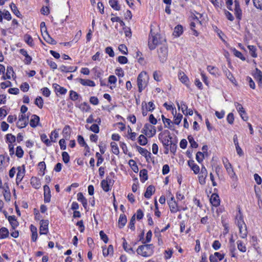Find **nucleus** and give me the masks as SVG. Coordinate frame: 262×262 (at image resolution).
<instances>
[{"label":"nucleus","mask_w":262,"mask_h":262,"mask_svg":"<svg viewBox=\"0 0 262 262\" xmlns=\"http://www.w3.org/2000/svg\"><path fill=\"white\" fill-rule=\"evenodd\" d=\"M153 248L154 246L152 244L140 246L137 250V252L138 254H140L142 256L148 257L153 254Z\"/></svg>","instance_id":"f257e3e1"},{"label":"nucleus","mask_w":262,"mask_h":262,"mask_svg":"<svg viewBox=\"0 0 262 262\" xmlns=\"http://www.w3.org/2000/svg\"><path fill=\"white\" fill-rule=\"evenodd\" d=\"M148 76L145 72H141L137 78L138 91L141 92L147 86Z\"/></svg>","instance_id":"f03ea898"},{"label":"nucleus","mask_w":262,"mask_h":262,"mask_svg":"<svg viewBox=\"0 0 262 262\" xmlns=\"http://www.w3.org/2000/svg\"><path fill=\"white\" fill-rule=\"evenodd\" d=\"M160 35L159 34H155L149 36L148 47L150 50H152L156 48V46L159 43Z\"/></svg>","instance_id":"7ed1b4c3"},{"label":"nucleus","mask_w":262,"mask_h":262,"mask_svg":"<svg viewBox=\"0 0 262 262\" xmlns=\"http://www.w3.org/2000/svg\"><path fill=\"white\" fill-rule=\"evenodd\" d=\"M141 132L149 137H152L156 135V129L154 126L149 123H146Z\"/></svg>","instance_id":"20e7f679"},{"label":"nucleus","mask_w":262,"mask_h":262,"mask_svg":"<svg viewBox=\"0 0 262 262\" xmlns=\"http://www.w3.org/2000/svg\"><path fill=\"white\" fill-rule=\"evenodd\" d=\"M158 54L160 61L162 63L165 62L167 60L168 55V50L167 47L165 45L161 46L158 49Z\"/></svg>","instance_id":"39448f33"},{"label":"nucleus","mask_w":262,"mask_h":262,"mask_svg":"<svg viewBox=\"0 0 262 262\" xmlns=\"http://www.w3.org/2000/svg\"><path fill=\"white\" fill-rule=\"evenodd\" d=\"M168 204L171 213H176L180 211V207L176 202L174 196H172L168 201Z\"/></svg>","instance_id":"423d86ee"},{"label":"nucleus","mask_w":262,"mask_h":262,"mask_svg":"<svg viewBox=\"0 0 262 262\" xmlns=\"http://www.w3.org/2000/svg\"><path fill=\"white\" fill-rule=\"evenodd\" d=\"M208 175V172L204 166H202L201 172L199 175V182L201 185H204L206 183V179Z\"/></svg>","instance_id":"0eeeda50"},{"label":"nucleus","mask_w":262,"mask_h":262,"mask_svg":"<svg viewBox=\"0 0 262 262\" xmlns=\"http://www.w3.org/2000/svg\"><path fill=\"white\" fill-rule=\"evenodd\" d=\"M28 122V118H26L25 115L21 114L18 117V120L17 122V126L18 128H22L25 127Z\"/></svg>","instance_id":"6e6552de"},{"label":"nucleus","mask_w":262,"mask_h":262,"mask_svg":"<svg viewBox=\"0 0 262 262\" xmlns=\"http://www.w3.org/2000/svg\"><path fill=\"white\" fill-rule=\"evenodd\" d=\"M159 139L162 142L163 146L166 147L168 146L169 144H171L172 141L171 140L172 137L170 135L163 137V135L162 134H160L159 135Z\"/></svg>","instance_id":"1a4fd4ad"},{"label":"nucleus","mask_w":262,"mask_h":262,"mask_svg":"<svg viewBox=\"0 0 262 262\" xmlns=\"http://www.w3.org/2000/svg\"><path fill=\"white\" fill-rule=\"evenodd\" d=\"M48 220H41L40 221V226L39 229L40 234H46L48 232Z\"/></svg>","instance_id":"9d476101"},{"label":"nucleus","mask_w":262,"mask_h":262,"mask_svg":"<svg viewBox=\"0 0 262 262\" xmlns=\"http://www.w3.org/2000/svg\"><path fill=\"white\" fill-rule=\"evenodd\" d=\"M235 223L237 226L245 225V223L244 221V216L241 209L238 207V213L235 216Z\"/></svg>","instance_id":"9b49d317"},{"label":"nucleus","mask_w":262,"mask_h":262,"mask_svg":"<svg viewBox=\"0 0 262 262\" xmlns=\"http://www.w3.org/2000/svg\"><path fill=\"white\" fill-rule=\"evenodd\" d=\"M42 35L43 39L51 45L56 44V41L49 34L48 32H47V28H45V33H42Z\"/></svg>","instance_id":"f8f14e48"},{"label":"nucleus","mask_w":262,"mask_h":262,"mask_svg":"<svg viewBox=\"0 0 262 262\" xmlns=\"http://www.w3.org/2000/svg\"><path fill=\"white\" fill-rule=\"evenodd\" d=\"M44 201L46 203H49L51 201V191L49 187L46 185L43 187Z\"/></svg>","instance_id":"ddd939ff"},{"label":"nucleus","mask_w":262,"mask_h":262,"mask_svg":"<svg viewBox=\"0 0 262 262\" xmlns=\"http://www.w3.org/2000/svg\"><path fill=\"white\" fill-rule=\"evenodd\" d=\"M111 180L109 178L107 177L106 180H103L101 181V184L103 190L105 192H108L110 190V183Z\"/></svg>","instance_id":"4468645a"},{"label":"nucleus","mask_w":262,"mask_h":262,"mask_svg":"<svg viewBox=\"0 0 262 262\" xmlns=\"http://www.w3.org/2000/svg\"><path fill=\"white\" fill-rule=\"evenodd\" d=\"M239 229V234L242 238H246L247 236V229L246 225L237 226Z\"/></svg>","instance_id":"2eb2a0df"},{"label":"nucleus","mask_w":262,"mask_h":262,"mask_svg":"<svg viewBox=\"0 0 262 262\" xmlns=\"http://www.w3.org/2000/svg\"><path fill=\"white\" fill-rule=\"evenodd\" d=\"M210 201L211 204L215 207L218 206L220 204L219 196L215 193H213L211 195L210 199Z\"/></svg>","instance_id":"dca6fc26"},{"label":"nucleus","mask_w":262,"mask_h":262,"mask_svg":"<svg viewBox=\"0 0 262 262\" xmlns=\"http://www.w3.org/2000/svg\"><path fill=\"white\" fill-rule=\"evenodd\" d=\"M254 79L258 82L259 84H262V72L258 69H256L253 73Z\"/></svg>","instance_id":"f3484780"},{"label":"nucleus","mask_w":262,"mask_h":262,"mask_svg":"<svg viewBox=\"0 0 262 262\" xmlns=\"http://www.w3.org/2000/svg\"><path fill=\"white\" fill-rule=\"evenodd\" d=\"M179 79L180 80L186 85L188 86L189 84V79L186 74L183 72H180L178 75Z\"/></svg>","instance_id":"a211bd4d"},{"label":"nucleus","mask_w":262,"mask_h":262,"mask_svg":"<svg viewBox=\"0 0 262 262\" xmlns=\"http://www.w3.org/2000/svg\"><path fill=\"white\" fill-rule=\"evenodd\" d=\"M39 117L36 115H33L30 121V125L32 127H35L38 125Z\"/></svg>","instance_id":"6ab92c4d"},{"label":"nucleus","mask_w":262,"mask_h":262,"mask_svg":"<svg viewBox=\"0 0 262 262\" xmlns=\"http://www.w3.org/2000/svg\"><path fill=\"white\" fill-rule=\"evenodd\" d=\"M8 220L12 227L14 229L18 226V222L14 215H10L8 216Z\"/></svg>","instance_id":"aec40b11"},{"label":"nucleus","mask_w":262,"mask_h":262,"mask_svg":"<svg viewBox=\"0 0 262 262\" xmlns=\"http://www.w3.org/2000/svg\"><path fill=\"white\" fill-rule=\"evenodd\" d=\"M71 129L69 125H66L62 130V135L66 140H69L70 138Z\"/></svg>","instance_id":"412c9836"},{"label":"nucleus","mask_w":262,"mask_h":262,"mask_svg":"<svg viewBox=\"0 0 262 262\" xmlns=\"http://www.w3.org/2000/svg\"><path fill=\"white\" fill-rule=\"evenodd\" d=\"M19 53L25 56L26 59L25 60V62L27 64H29L31 63L32 61V58L30 56H29L27 52L25 49H22L19 50Z\"/></svg>","instance_id":"4be33fe9"},{"label":"nucleus","mask_w":262,"mask_h":262,"mask_svg":"<svg viewBox=\"0 0 262 262\" xmlns=\"http://www.w3.org/2000/svg\"><path fill=\"white\" fill-rule=\"evenodd\" d=\"M207 71L212 75L217 76L219 75V70L217 68L214 66H208L207 68Z\"/></svg>","instance_id":"5701e85b"},{"label":"nucleus","mask_w":262,"mask_h":262,"mask_svg":"<svg viewBox=\"0 0 262 262\" xmlns=\"http://www.w3.org/2000/svg\"><path fill=\"white\" fill-rule=\"evenodd\" d=\"M53 87L56 92L59 93L62 95L65 94L67 92V89H64L63 87H61L57 83H53Z\"/></svg>","instance_id":"b1692460"},{"label":"nucleus","mask_w":262,"mask_h":262,"mask_svg":"<svg viewBox=\"0 0 262 262\" xmlns=\"http://www.w3.org/2000/svg\"><path fill=\"white\" fill-rule=\"evenodd\" d=\"M77 200L78 201L81 202L84 208H86L88 205L87 200L83 196V194L81 192L78 193Z\"/></svg>","instance_id":"393cba45"},{"label":"nucleus","mask_w":262,"mask_h":262,"mask_svg":"<svg viewBox=\"0 0 262 262\" xmlns=\"http://www.w3.org/2000/svg\"><path fill=\"white\" fill-rule=\"evenodd\" d=\"M79 82L83 85H86L92 87H94L95 86V82L91 80H85L82 78H80L79 79Z\"/></svg>","instance_id":"a878e982"},{"label":"nucleus","mask_w":262,"mask_h":262,"mask_svg":"<svg viewBox=\"0 0 262 262\" xmlns=\"http://www.w3.org/2000/svg\"><path fill=\"white\" fill-rule=\"evenodd\" d=\"M155 190V187L152 185H149L146 189L144 193V196L147 199L150 198L152 194V192H154Z\"/></svg>","instance_id":"bb28decb"},{"label":"nucleus","mask_w":262,"mask_h":262,"mask_svg":"<svg viewBox=\"0 0 262 262\" xmlns=\"http://www.w3.org/2000/svg\"><path fill=\"white\" fill-rule=\"evenodd\" d=\"M236 244L237 249L239 251L243 253H245L246 252L247 248L245 244L243 241L238 240L236 242Z\"/></svg>","instance_id":"cd10ccee"},{"label":"nucleus","mask_w":262,"mask_h":262,"mask_svg":"<svg viewBox=\"0 0 262 262\" xmlns=\"http://www.w3.org/2000/svg\"><path fill=\"white\" fill-rule=\"evenodd\" d=\"M127 222L126 217L124 214H121L118 220V226L120 228H123Z\"/></svg>","instance_id":"c85d7f7f"},{"label":"nucleus","mask_w":262,"mask_h":262,"mask_svg":"<svg viewBox=\"0 0 262 262\" xmlns=\"http://www.w3.org/2000/svg\"><path fill=\"white\" fill-rule=\"evenodd\" d=\"M9 232L7 228L2 227L0 229V238L4 239L9 236Z\"/></svg>","instance_id":"c756f323"},{"label":"nucleus","mask_w":262,"mask_h":262,"mask_svg":"<svg viewBox=\"0 0 262 262\" xmlns=\"http://www.w3.org/2000/svg\"><path fill=\"white\" fill-rule=\"evenodd\" d=\"M31 184L36 189L39 188L41 185L40 180L36 177H32L31 179Z\"/></svg>","instance_id":"7c9ffc66"},{"label":"nucleus","mask_w":262,"mask_h":262,"mask_svg":"<svg viewBox=\"0 0 262 262\" xmlns=\"http://www.w3.org/2000/svg\"><path fill=\"white\" fill-rule=\"evenodd\" d=\"M18 172L16 176V181L20 182L25 176V169L21 170L20 166L17 167Z\"/></svg>","instance_id":"2f4dec72"},{"label":"nucleus","mask_w":262,"mask_h":262,"mask_svg":"<svg viewBox=\"0 0 262 262\" xmlns=\"http://www.w3.org/2000/svg\"><path fill=\"white\" fill-rule=\"evenodd\" d=\"M225 167L228 174L231 178H234V177H235V173L233 169V168L231 164L229 165L227 164V165H226Z\"/></svg>","instance_id":"473e14b6"},{"label":"nucleus","mask_w":262,"mask_h":262,"mask_svg":"<svg viewBox=\"0 0 262 262\" xmlns=\"http://www.w3.org/2000/svg\"><path fill=\"white\" fill-rule=\"evenodd\" d=\"M183 32V27L181 25L177 26L174 29L173 33V35L176 37L180 36Z\"/></svg>","instance_id":"72a5a7b5"},{"label":"nucleus","mask_w":262,"mask_h":262,"mask_svg":"<svg viewBox=\"0 0 262 262\" xmlns=\"http://www.w3.org/2000/svg\"><path fill=\"white\" fill-rule=\"evenodd\" d=\"M109 4L115 10L119 11L120 9V6L117 0H110Z\"/></svg>","instance_id":"f704fd0d"},{"label":"nucleus","mask_w":262,"mask_h":262,"mask_svg":"<svg viewBox=\"0 0 262 262\" xmlns=\"http://www.w3.org/2000/svg\"><path fill=\"white\" fill-rule=\"evenodd\" d=\"M140 177L141 181L144 182L148 179L147 170L145 169H143L140 171Z\"/></svg>","instance_id":"c9c22d12"},{"label":"nucleus","mask_w":262,"mask_h":262,"mask_svg":"<svg viewBox=\"0 0 262 262\" xmlns=\"http://www.w3.org/2000/svg\"><path fill=\"white\" fill-rule=\"evenodd\" d=\"M235 14L237 18L240 19L242 15V10L239 8V5L238 3L236 2H235Z\"/></svg>","instance_id":"e433bc0d"},{"label":"nucleus","mask_w":262,"mask_h":262,"mask_svg":"<svg viewBox=\"0 0 262 262\" xmlns=\"http://www.w3.org/2000/svg\"><path fill=\"white\" fill-rule=\"evenodd\" d=\"M113 253V247L112 245H109L107 248H104L103 249V254L104 256H107L109 254H112Z\"/></svg>","instance_id":"4c0bfd02"},{"label":"nucleus","mask_w":262,"mask_h":262,"mask_svg":"<svg viewBox=\"0 0 262 262\" xmlns=\"http://www.w3.org/2000/svg\"><path fill=\"white\" fill-rule=\"evenodd\" d=\"M175 113L176 114L174 116V123L175 124L179 125L183 118V115L180 113L177 115V112L176 110Z\"/></svg>","instance_id":"58836bf2"},{"label":"nucleus","mask_w":262,"mask_h":262,"mask_svg":"<svg viewBox=\"0 0 262 262\" xmlns=\"http://www.w3.org/2000/svg\"><path fill=\"white\" fill-rule=\"evenodd\" d=\"M177 104L178 109L179 110L181 109L183 114H185V112L187 110V108H188L186 104V103L182 101V102H181L180 104L178 102L177 103Z\"/></svg>","instance_id":"ea45409f"},{"label":"nucleus","mask_w":262,"mask_h":262,"mask_svg":"<svg viewBox=\"0 0 262 262\" xmlns=\"http://www.w3.org/2000/svg\"><path fill=\"white\" fill-rule=\"evenodd\" d=\"M111 146L112 152L115 155H118L119 153V150L117 143L115 142H112L111 143Z\"/></svg>","instance_id":"a19ab883"},{"label":"nucleus","mask_w":262,"mask_h":262,"mask_svg":"<svg viewBox=\"0 0 262 262\" xmlns=\"http://www.w3.org/2000/svg\"><path fill=\"white\" fill-rule=\"evenodd\" d=\"M24 40L30 46L32 47L33 46V40L30 35L26 34L24 36Z\"/></svg>","instance_id":"79ce46f5"},{"label":"nucleus","mask_w":262,"mask_h":262,"mask_svg":"<svg viewBox=\"0 0 262 262\" xmlns=\"http://www.w3.org/2000/svg\"><path fill=\"white\" fill-rule=\"evenodd\" d=\"M138 142L141 145H145L147 143V139L143 135H140L138 138Z\"/></svg>","instance_id":"37998d69"},{"label":"nucleus","mask_w":262,"mask_h":262,"mask_svg":"<svg viewBox=\"0 0 262 262\" xmlns=\"http://www.w3.org/2000/svg\"><path fill=\"white\" fill-rule=\"evenodd\" d=\"M130 166L132 167L133 170L135 172H138L139 169L138 167L136 164V163L134 160H130L128 162Z\"/></svg>","instance_id":"c03bdc74"},{"label":"nucleus","mask_w":262,"mask_h":262,"mask_svg":"<svg viewBox=\"0 0 262 262\" xmlns=\"http://www.w3.org/2000/svg\"><path fill=\"white\" fill-rule=\"evenodd\" d=\"M229 250L230 253V255L232 257H236V251L235 245H230L229 247Z\"/></svg>","instance_id":"a18cd8bd"},{"label":"nucleus","mask_w":262,"mask_h":262,"mask_svg":"<svg viewBox=\"0 0 262 262\" xmlns=\"http://www.w3.org/2000/svg\"><path fill=\"white\" fill-rule=\"evenodd\" d=\"M122 239L123 241L122 245H123V247L124 249L126 252H133V250L132 248L128 245L126 241L125 240V239L124 238H123Z\"/></svg>","instance_id":"49530a36"},{"label":"nucleus","mask_w":262,"mask_h":262,"mask_svg":"<svg viewBox=\"0 0 262 262\" xmlns=\"http://www.w3.org/2000/svg\"><path fill=\"white\" fill-rule=\"evenodd\" d=\"M248 48L249 50L250 54L253 57H256L257 54L256 53V49L254 46H248Z\"/></svg>","instance_id":"de8ad7c7"},{"label":"nucleus","mask_w":262,"mask_h":262,"mask_svg":"<svg viewBox=\"0 0 262 262\" xmlns=\"http://www.w3.org/2000/svg\"><path fill=\"white\" fill-rule=\"evenodd\" d=\"M254 6L262 11V0H252Z\"/></svg>","instance_id":"09e8293b"},{"label":"nucleus","mask_w":262,"mask_h":262,"mask_svg":"<svg viewBox=\"0 0 262 262\" xmlns=\"http://www.w3.org/2000/svg\"><path fill=\"white\" fill-rule=\"evenodd\" d=\"M43 99L40 96L37 97L35 100V104L40 108L43 106Z\"/></svg>","instance_id":"8fccbe9b"},{"label":"nucleus","mask_w":262,"mask_h":262,"mask_svg":"<svg viewBox=\"0 0 262 262\" xmlns=\"http://www.w3.org/2000/svg\"><path fill=\"white\" fill-rule=\"evenodd\" d=\"M234 105H235V106L237 111L239 113V114H241L242 113L246 114L245 111L244 110L243 107L242 106V105L241 104H239L238 102H235L234 103Z\"/></svg>","instance_id":"3c124183"},{"label":"nucleus","mask_w":262,"mask_h":262,"mask_svg":"<svg viewBox=\"0 0 262 262\" xmlns=\"http://www.w3.org/2000/svg\"><path fill=\"white\" fill-rule=\"evenodd\" d=\"M6 140L10 144H12L15 141L16 137L11 134H8L6 135Z\"/></svg>","instance_id":"603ef678"},{"label":"nucleus","mask_w":262,"mask_h":262,"mask_svg":"<svg viewBox=\"0 0 262 262\" xmlns=\"http://www.w3.org/2000/svg\"><path fill=\"white\" fill-rule=\"evenodd\" d=\"M79 95L77 93L74 91H71L70 92V98L73 101H75L78 99Z\"/></svg>","instance_id":"864d4df0"},{"label":"nucleus","mask_w":262,"mask_h":262,"mask_svg":"<svg viewBox=\"0 0 262 262\" xmlns=\"http://www.w3.org/2000/svg\"><path fill=\"white\" fill-rule=\"evenodd\" d=\"M15 155L18 158H21L23 157L24 151L20 146L17 147Z\"/></svg>","instance_id":"5fc2aeb1"},{"label":"nucleus","mask_w":262,"mask_h":262,"mask_svg":"<svg viewBox=\"0 0 262 262\" xmlns=\"http://www.w3.org/2000/svg\"><path fill=\"white\" fill-rule=\"evenodd\" d=\"M188 139L192 148H196L198 146V143L194 141L192 136H189L188 137Z\"/></svg>","instance_id":"6e6d98bb"},{"label":"nucleus","mask_w":262,"mask_h":262,"mask_svg":"<svg viewBox=\"0 0 262 262\" xmlns=\"http://www.w3.org/2000/svg\"><path fill=\"white\" fill-rule=\"evenodd\" d=\"M204 158V153L198 151L196 155V160L199 163H201Z\"/></svg>","instance_id":"4d7b16f0"},{"label":"nucleus","mask_w":262,"mask_h":262,"mask_svg":"<svg viewBox=\"0 0 262 262\" xmlns=\"http://www.w3.org/2000/svg\"><path fill=\"white\" fill-rule=\"evenodd\" d=\"M41 141L45 143L47 146H49L51 144V142L47 138V136L45 134H42L40 136Z\"/></svg>","instance_id":"13d9d810"},{"label":"nucleus","mask_w":262,"mask_h":262,"mask_svg":"<svg viewBox=\"0 0 262 262\" xmlns=\"http://www.w3.org/2000/svg\"><path fill=\"white\" fill-rule=\"evenodd\" d=\"M118 49L122 54L125 55L127 54V48L125 45L123 44L120 45Z\"/></svg>","instance_id":"bf43d9fd"},{"label":"nucleus","mask_w":262,"mask_h":262,"mask_svg":"<svg viewBox=\"0 0 262 262\" xmlns=\"http://www.w3.org/2000/svg\"><path fill=\"white\" fill-rule=\"evenodd\" d=\"M189 166L191 167V169L193 171L194 173L195 174H198L199 173L200 171V167L198 165L196 164L193 163L191 165H190V163H189Z\"/></svg>","instance_id":"052dcab7"},{"label":"nucleus","mask_w":262,"mask_h":262,"mask_svg":"<svg viewBox=\"0 0 262 262\" xmlns=\"http://www.w3.org/2000/svg\"><path fill=\"white\" fill-rule=\"evenodd\" d=\"M137 149L139 152L143 156L146 155H149L148 154V150L147 149L143 148L139 146H137Z\"/></svg>","instance_id":"680f3d73"},{"label":"nucleus","mask_w":262,"mask_h":262,"mask_svg":"<svg viewBox=\"0 0 262 262\" xmlns=\"http://www.w3.org/2000/svg\"><path fill=\"white\" fill-rule=\"evenodd\" d=\"M135 214H134L132 217L129 222L128 227L132 230H134L135 229Z\"/></svg>","instance_id":"e2e57ef3"},{"label":"nucleus","mask_w":262,"mask_h":262,"mask_svg":"<svg viewBox=\"0 0 262 262\" xmlns=\"http://www.w3.org/2000/svg\"><path fill=\"white\" fill-rule=\"evenodd\" d=\"M58 137V133L56 130H53L51 134L50 139L53 142H56V139Z\"/></svg>","instance_id":"0e129e2a"},{"label":"nucleus","mask_w":262,"mask_h":262,"mask_svg":"<svg viewBox=\"0 0 262 262\" xmlns=\"http://www.w3.org/2000/svg\"><path fill=\"white\" fill-rule=\"evenodd\" d=\"M38 166L40 168V171L41 172V175L43 176L45 174V170L46 169V164L44 162H40L38 164Z\"/></svg>","instance_id":"69168bd1"},{"label":"nucleus","mask_w":262,"mask_h":262,"mask_svg":"<svg viewBox=\"0 0 262 262\" xmlns=\"http://www.w3.org/2000/svg\"><path fill=\"white\" fill-rule=\"evenodd\" d=\"M62 160L65 163H68L70 161V156L67 152L62 153Z\"/></svg>","instance_id":"338daca9"},{"label":"nucleus","mask_w":262,"mask_h":262,"mask_svg":"<svg viewBox=\"0 0 262 262\" xmlns=\"http://www.w3.org/2000/svg\"><path fill=\"white\" fill-rule=\"evenodd\" d=\"M10 7H11V10L12 11V12L17 16H19V14H20V13L19 12V11L17 9V7L15 6V4L12 3L11 5H10Z\"/></svg>","instance_id":"774afa93"}]
</instances>
